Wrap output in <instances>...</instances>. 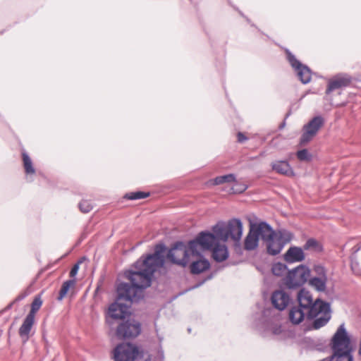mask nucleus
Returning a JSON list of instances; mask_svg holds the SVG:
<instances>
[{"label":"nucleus","mask_w":361,"mask_h":361,"mask_svg":"<svg viewBox=\"0 0 361 361\" xmlns=\"http://www.w3.org/2000/svg\"><path fill=\"white\" fill-rule=\"evenodd\" d=\"M361 248V245H357L355 246H354L353 247V252L354 253H356L357 252H358L360 250V249Z\"/></svg>","instance_id":"35"},{"label":"nucleus","mask_w":361,"mask_h":361,"mask_svg":"<svg viewBox=\"0 0 361 361\" xmlns=\"http://www.w3.org/2000/svg\"><path fill=\"white\" fill-rule=\"evenodd\" d=\"M305 317L308 318V312L298 305L291 307L289 310L288 318L290 322L293 324H300L305 319Z\"/></svg>","instance_id":"20"},{"label":"nucleus","mask_w":361,"mask_h":361,"mask_svg":"<svg viewBox=\"0 0 361 361\" xmlns=\"http://www.w3.org/2000/svg\"><path fill=\"white\" fill-rule=\"evenodd\" d=\"M286 54L288 62L295 71L297 75L302 83L307 84L310 82L312 78L310 69L298 61L288 49L286 51Z\"/></svg>","instance_id":"12"},{"label":"nucleus","mask_w":361,"mask_h":361,"mask_svg":"<svg viewBox=\"0 0 361 361\" xmlns=\"http://www.w3.org/2000/svg\"><path fill=\"white\" fill-rule=\"evenodd\" d=\"M270 331L273 335L279 336L283 333V329L281 325L274 324L271 326Z\"/></svg>","instance_id":"32"},{"label":"nucleus","mask_w":361,"mask_h":361,"mask_svg":"<svg viewBox=\"0 0 361 361\" xmlns=\"http://www.w3.org/2000/svg\"><path fill=\"white\" fill-rule=\"evenodd\" d=\"M213 233L202 231L190 240L193 252L197 253V247L202 250H211L213 259L217 262L226 260L229 256L225 243L231 238L238 243L243 234V224L239 219H232L228 222L219 221L212 227Z\"/></svg>","instance_id":"2"},{"label":"nucleus","mask_w":361,"mask_h":361,"mask_svg":"<svg viewBox=\"0 0 361 361\" xmlns=\"http://www.w3.org/2000/svg\"><path fill=\"white\" fill-rule=\"evenodd\" d=\"M310 275L309 268L305 265H299L288 271L285 283L288 288H297L306 283Z\"/></svg>","instance_id":"8"},{"label":"nucleus","mask_w":361,"mask_h":361,"mask_svg":"<svg viewBox=\"0 0 361 361\" xmlns=\"http://www.w3.org/2000/svg\"><path fill=\"white\" fill-rule=\"evenodd\" d=\"M298 306L302 307L308 312V319H313L315 317L319 312H316V310L320 306L322 303L324 302L317 299L313 301L312 294L310 291L305 288L300 289L298 293Z\"/></svg>","instance_id":"9"},{"label":"nucleus","mask_w":361,"mask_h":361,"mask_svg":"<svg viewBox=\"0 0 361 361\" xmlns=\"http://www.w3.org/2000/svg\"><path fill=\"white\" fill-rule=\"evenodd\" d=\"M35 322V318L27 315L20 327L18 334L24 343L27 342L30 337V333Z\"/></svg>","instance_id":"21"},{"label":"nucleus","mask_w":361,"mask_h":361,"mask_svg":"<svg viewBox=\"0 0 361 361\" xmlns=\"http://www.w3.org/2000/svg\"><path fill=\"white\" fill-rule=\"evenodd\" d=\"M25 296V295H18L16 299H15V301H20L22 300L23 299H24Z\"/></svg>","instance_id":"36"},{"label":"nucleus","mask_w":361,"mask_h":361,"mask_svg":"<svg viewBox=\"0 0 361 361\" xmlns=\"http://www.w3.org/2000/svg\"><path fill=\"white\" fill-rule=\"evenodd\" d=\"M293 233L286 229L274 231L270 226V231L264 239L268 254L272 256L277 255L284 246L293 240Z\"/></svg>","instance_id":"4"},{"label":"nucleus","mask_w":361,"mask_h":361,"mask_svg":"<svg viewBox=\"0 0 361 361\" xmlns=\"http://www.w3.org/2000/svg\"><path fill=\"white\" fill-rule=\"evenodd\" d=\"M200 251L202 250L199 247ZM193 257H196L197 259L193 261L190 265V271L194 274H199L202 273L203 271L209 269L210 264L209 261L203 257L200 252L199 256H192Z\"/></svg>","instance_id":"19"},{"label":"nucleus","mask_w":361,"mask_h":361,"mask_svg":"<svg viewBox=\"0 0 361 361\" xmlns=\"http://www.w3.org/2000/svg\"><path fill=\"white\" fill-rule=\"evenodd\" d=\"M235 180V176L233 173H229L224 176L216 177L213 180L214 185H220L224 183H233Z\"/></svg>","instance_id":"24"},{"label":"nucleus","mask_w":361,"mask_h":361,"mask_svg":"<svg viewBox=\"0 0 361 361\" xmlns=\"http://www.w3.org/2000/svg\"><path fill=\"white\" fill-rule=\"evenodd\" d=\"M304 250H314L317 251H320L322 250V246L319 245V243L314 238H310L308 239L305 244L303 246Z\"/></svg>","instance_id":"27"},{"label":"nucleus","mask_w":361,"mask_h":361,"mask_svg":"<svg viewBox=\"0 0 361 361\" xmlns=\"http://www.w3.org/2000/svg\"><path fill=\"white\" fill-rule=\"evenodd\" d=\"M271 169L276 173L288 177L295 176V172L288 161L277 160L271 163Z\"/></svg>","instance_id":"18"},{"label":"nucleus","mask_w":361,"mask_h":361,"mask_svg":"<svg viewBox=\"0 0 361 361\" xmlns=\"http://www.w3.org/2000/svg\"><path fill=\"white\" fill-rule=\"evenodd\" d=\"M12 305H13V303L10 304L9 306H8V308H11Z\"/></svg>","instance_id":"37"},{"label":"nucleus","mask_w":361,"mask_h":361,"mask_svg":"<svg viewBox=\"0 0 361 361\" xmlns=\"http://www.w3.org/2000/svg\"><path fill=\"white\" fill-rule=\"evenodd\" d=\"M166 250L164 243L157 244L154 253L142 255L133 264L134 270L126 273L131 284L122 282L118 285L116 300L109 305L105 317L109 326H113L117 323L119 324L130 317L129 305L123 302L131 303L139 300L143 290L150 286L154 273L164 265V254Z\"/></svg>","instance_id":"1"},{"label":"nucleus","mask_w":361,"mask_h":361,"mask_svg":"<svg viewBox=\"0 0 361 361\" xmlns=\"http://www.w3.org/2000/svg\"><path fill=\"white\" fill-rule=\"evenodd\" d=\"M314 270L320 277L312 278L310 280V284L318 291H324L327 282L325 268L322 266H316Z\"/></svg>","instance_id":"15"},{"label":"nucleus","mask_w":361,"mask_h":361,"mask_svg":"<svg viewBox=\"0 0 361 361\" xmlns=\"http://www.w3.org/2000/svg\"><path fill=\"white\" fill-rule=\"evenodd\" d=\"M149 196V192L136 191L126 193L124 198L130 200L144 199Z\"/></svg>","instance_id":"25"},{"label":"nucleus","mask_w":361,"mask_h":361,"mask_svg":"<svg viewBox=\"0 0 361 361\" xmlns=\"http://www.w3.org/2000/svg\"><path fill=\"white\" fill-rule=\"evenodd\" d=\"M287 269L286 265L278 262L273 265L271 271L274 275L280 276H282Z\"/></svg>","instance_id":"28"},{"label":"nucleus","mask_w":361,"mask_h":361,"mask_svg":"<svg viewBox=\"0 0 361 361\" xmlns=\"http://www.w3.org/2000/svg\"><path fill=\"white\" fill-rule=\"evenodd\" d=\"M237 140L238 142H244L245 141L247 140L248 138L246 137L243 133L238 132L237 134Z\"/></svg>","instance_id":"34"},{"label":"nucleus","mask_w":361,"mask_h":361,"mask_svg":"<svg viewBox=\"0 0 361 361\" xmlns=\"http://www.w3.org/2000/svg\"><path fill=\"white\" fill-rule=\"evenodd\" d=\"M319 312L318 314L314 317L313 329H318L325 326L331 319V308L328 302L322 303L316 310V312Z\"/></svg>","instance_id":"13"},{"label":"nucleus","mask_w":361,"mask_h":361,"mask_svg":"<svg viewBox=\"0 0 361 361\" xmlns=\"http://www.w3.org/2000/svg\"><path fill=\"white\" fill-rule=\"evenodd\" d=\"M76 281L75 279H69L64 281L61 286V288L59 293V296L57 300L61 301L63 299V298L67 294L68 291L71 288H73L75 285Z\"/></svg>","instance_id":"22"},{"label":"nucleus","mask_w":361,"mask_h":361,"mask_svg":"<svg viewBox=\"0 0 361 361\" xmlns=\"http://www.w3.org/2000/svg\"><path fill=\"white\" fill-rule=\"evenodd\" d=\"M42 305V300L41 299V297L39 295L36 296L31 304V310L27 314V315L35 318V313L40 309Z\"/></svg>","instance_id":"26"},{"label":"nucleus","mask_w":361,"mask_h":361,"mask_svg":"<svg viewBox=\"0 0 361 361\" xmlns=\"http://www.w3.org/2000/svg\"><path fill=\"white\" fill-rule=\"evenodd\" d=\"M283 259L288 264L300 262L304 260L305 253L301 247L291 246L284 254Z\"/></svg>","instance_id":"17"},{"label":"nucleus","mask_w":361,"mask_h":361,"mask_svg":"<svg viewBox=\"0 0 361 361\" xmlns=\"http://www.w3.org/2000/svg\"><path fill=\"white\" fill-rule=\"evenodd\" d=\"M199 255V247H197V253L193 252L190 240L188 245L182 241L176 242L168 251L166 257L173 264L185 267L190 262V257Z\"/></svg>","instance_id":"5"},{"label":"nucleus","mask_w":361,"mask_h":361,"mask_svg":"<svg viewBox=\"0 0 361 361\" xmlns=\"http://www.w3.org/2000/svg\"><path fill=\"white\" fill-rule=\"evenodd\" d=\"M324 125V118L322 116H317L312 118L302 128V134L300 138V145H305L310 142L316 136Z\"/></svg>","instance_id":"10"},{"label":"nucleus","mask_w":361,"mask_h":361,"mask_svg":"<svg viewBox=\"0 0 361 361\" xmlns=\"http://www.w3.org/2000/svg\"><path fill=\"white\" fill-rule=\"evenodd\" d=\"M270 231V225L264 221L251 224L249 232L245 238L244 248L246 250H253L257 246L259 238L263 240Z\"/></svg>","instance_id":"6"},{"label":"nucleus","mask_w":361,"mask_h":361,"mask_svg":"<svg viewBox=\"0 0 361 361\" xmlns=\"http://www.w3.org/2000/svg\"><path fill=\"white\" fill-rule=\"evenodd\" d=\"M330 345L333 350L332 359L335 361H353L350 348V338L345 327L341 324L331 339Z\"/></svg>","instance_id":"3"},{"label":"nucleus","mask_w":361,"mask_h":361,"mask_svg":"<svg viewBox=\"0 0 361 361\" xmlns=\"http://www.w3.org/2000/svg\"><path fill=\"white\" fill-rule=\"evenodd\" d=\"M290 301V296L283 290H276L272 293L271 302L279 310L286 309Z\"/></svg>","instance_id":"16"},{"label":"nucleus","mask_w":361,"mask_h":361,"mask_svg":"<svg viewBox=\"0 0 361 361\" xmlns=\"http://www.w3.org/2000/svg\"><path fill=\"white\" fill-rule=\"evenodd\" d=\"M22 157L25 173L27 174H34L35 173V169L33 166L32 161L27 152H23Z\"/></svg>","instance_id":"23"},{"label":"nucleus","mask_w":361,"mask_h":361,"mask_svg":"<svg viewBox=\"0 0 361 361\" xmlns=\"http://www.w3.org/2000/svg\"><path fill=\"white\" fill-rule=\"evenodd\" d=\"M352 78L347 74H338L331 79L326 90V94H329L336 90L345 88L350 85Z\"/></svg>","instance_id":"14"},{"label":"nucleus","mask_w":361,"mask_h":361,"mask_svg":"<svg viewBox=\"0 0 361 361\" xmlns=\"http://www.w3.org/2000/svg\"><path fill=\"white\" fill-rule=\"evenodd\" d=\"M141 332L139 322L130 317L121 322L116 329V336L121 339H130L137 337Z\"/></svg>","instance_id":"11"},{"label":"nucleus","mask_w":361,"mask_h":361,"mask_svg":"<svg viewBox=\"0 0 361 361\" xmlns=\"http://www.w3.org/2000/svg\"><path fill=\"white\" fill-rule=\"evenodd\" d=\"M80 210L82 213H88L93 209L92 204L86 200H82L78 204Z\"/></svg>","instance_id":"30"},{"label":"nucleus","mask_w":361,"mask_h":361,"mask_svg":"<svg viewBox=\"0 0 361 361\" xmlns=\"http://www.w3.org/2000/svg\"><path fill=\"white\" fill-rule=\"evenodd\" d=\"M233 183V185L232 186L231 190H233V192H234V193H242L244 191H245L247 188V185H245L244 183H239V182L236 181L235 180Z\"/></svg>","instance_id":"31"},{"label":"nucleus","mask_w":361,"mask_h":361,"mask_svg":"<svg viewBox=\"0 0 361 361\" xmlns=\"http://www.w3.org/2000/svg\"><path fill=\"white\" fill-rule=\"evenodd\" d=\"M81 262H77L76 264H75L73 265V267H72L71 271H70V276L71 278H74L75 276V275L78 274V271L79 270V266H80V263Z\"/></svg>","instance_id":"33"},{"label":"nucleus","mask_w":361,"mask_h":361,"mask_svg":"<svg viewBox=\"0 0 361 361\" xmlns=\"http://www.w3.org/2000/svg\"><path fill=\"white\" fill-rule=\"evenodd\" d=\"M296 156L297 158L302 161H310L312 159V154L306 149L298 151Z\"/></svg>","instance_id":"29"},{"label":"nucleus","mask_w":361,"mask_h":361,"mask_svg":"<svg viewBox=\"0 0 361 361\" xmlns=\"http://www.w3.org/2000/svg\"><path fill=\"white\" fill-rule=\"evenodd\" d=\"M143 353L134 344L122 343L114 349L113 358L114 361H135L143 357Z\"/></svg>","instance_id":"7"}]
</instances>
